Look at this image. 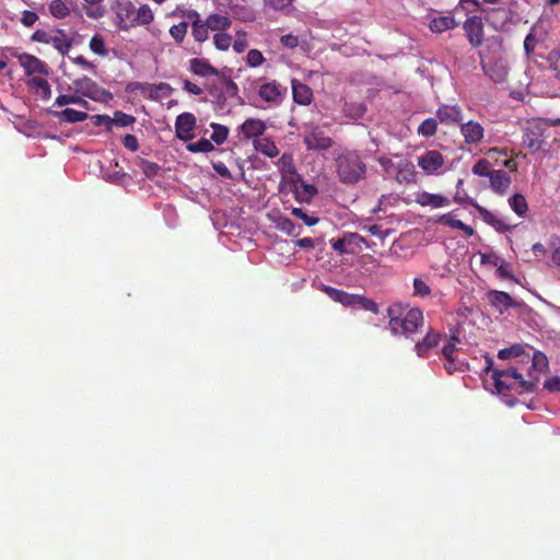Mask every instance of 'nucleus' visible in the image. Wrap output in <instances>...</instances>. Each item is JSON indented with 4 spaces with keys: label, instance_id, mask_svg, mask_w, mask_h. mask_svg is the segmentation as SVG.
Instances as JSON below:
<instances>
[{
    "label": "nucleus",
    "instance_id": "13d9d810",
    "mask_svg": "<svg viewBox=\"0 0 560 560\" xmlns=\"http://www.w3.org/2000/svg\"><path fill=\"white\" fill-rule=\"evenodd\" d=\"M415 178H416V172L412 166L399 168V171L397 173V180L399 183H412V182H415Z\"/></svg>",
    "mask_w": 560,
    "mask_h": 560
},
{
    "label": "nucleus",
    "instance_id": "a18cd8bd",
    "mask_svg": "<svg viewBox=\"0 0 560 560\" xmlns=\"http://www.w3.org/2000/svg\"><path fill=\"white\" fill-rule=\"evenodd\" d=\"M136 122V117L129 114H126L120 110H116L114 113V117H112V127L118 126V127H127L131 126Z\"/></svg>",
    "mask_w": 560,
    "mask_h": 560
},
{
    "label": "nucleus",
    "instance_id": "cd10ccee",
    "mask_svg": "<svg viewBox=\"0 0 560 560\" xmlns=\"http://www.w3.org/2000/svg\"><path fill=\"white\" fill-rule=\"evenodd\" d=\"M456 26L457 23L451 14L433 18L429 24V27L433 33H443L445 31L453 30Z\"/></svg>",
    "mask_w": 560,
    "mask_h": 560
},
{
    "label": "nucleus",
    "instance_id": "338daca9",
    "mask_svg": "<svg viewBox=\"0 0 560 560\" xmlns=\"http://www.w3.org/2000/svg\"><path fill=\"white\" fill-rule=\"evenodd\" d=\"M141 168L147 177H153L158 174L160 166L154 162L142 160Z\"/></svg>",
    "mask_w": 560,
    "mask_h": 560
},
{
    "label": "nucleus",
    "instance_id": "680f3d73",
    "mask_svg": "<svg viewBox=\"0 0 560 560\" xmlns=\"http://www.w3.org/2000/svg\"><path fill=\"white\" fill-rule=\"evenodd\" d=\"M438 222L443 224V225H446V226H450V228H453V229H457L463 225V221L454 218V215L452 214V212L450 213H446V214H442L439 219H438Z\"/></svg>",
    "mask_w": 560,
    "mask_h": 560
},
{
    "label": "nucleus",
    "instance_id": "dca6fc26",
    "mask_svg": "<svg viewBox=\"0 0 560 560\" xmlns=\"http://www.w3.org/2000/svg\"><path fill=\"white\" fill-rule=\"evenodd\" d=\"M266 122L258 118H247L241 126L240 130L245 140L258 139L266 131Z\"/></svg>",
    "mask_w": 560,
    "mask_h": 560
},
{
    "label": "nucleus",
    "instance_id": "1a4fd4ad",
    "mask_svg": "<svg viewBox=\"0 0 560 560\" xmlns=\"http://www.w3.org/2000/svg\"><path fill=\"white\" fill-rule=\"evenodd\" d=\"M487 300L500 314H504L511 307H520L522 305V302L515 301L509 293L498 290H490L487 293Z\"/></svg>",
    "mask_w": 560,
    "mask_h": 560
},
{
    "label": "nucleus",
    "instance_id": "6e6d98bb",
    "mask_svg": "<svg viewBox=\"0 0 560 560\" xmlns=\"http://www.w3.org/2000/svg\"><path fill=\"white\" fill-rule=\"evenodd\" d=\"M438 129V124L434 118H428L418 128V133L424 137H432L435 135Z\"/></svg>",
    "mask_w": 560,
    "mask_h": 560
},
{
    "label": "nucleus",
    "instance_id": "393cba45",
    "mask_svg": "<svg viewBox=\"0 0 560 560\" xmlns=\"http://www.w3.org/2000/svg\"><path fill=\"white\" fill-rule=\"evenodd\" d=\"M485 73L495 83H502L506 80L508 69L501 62L482 65Z\"/></svg>",
    "mask_w": 560,
    "mask_h": 560
},
{
    "label": "nucleus",
    "instance_id": "4c0bfd02",
    "mask_svg": "<svg viewBox=\"0 0 560 560\" xmlns=\"http://www.w3.org/2000/svg\"><path fill=\"white\" fill-rule=\"evenodd\" d=\"M360 238L358 234L355 233H348L346 234L343 237H340V238H337V240H331L330 241V244H331V247L340 253V254H345L347 253V245H351L355 240Z\"/></svg>",
    "mask_w": 560,
    "mask_h": 560
},
{
    "label": "nucleus",
    "instance_id": "b1692460",
    "mask_svg": "<svg viewBox=\"0 0 560 560\" xmlns=\"http://www.w3.org/2000/svg\"><path fill=\"white\" fill-rule=\"evenodd\" d=\"M271 221L278 231L284 233L288 236L296 237L301 233V229L296 228L295 224L284 215H273L271 217Z\"/></svg>",
    "mask_w": 560,
    "mask_h": 560
},
{
    "label": "nucleus",
    "instance_id": "c9c22d12",
    "mask_svg": "<svg viewBox=\"0 0 560 560\" xmlns=\"http://www.w3.org/2000/svg\"><path fill=\"white\" fill-rule=\"evenodd\" d=\"M509 205L518 217H525L528 211L527 201L521 194H514L509 199Z\"/></svg>",
    "mask_w": 560,
    "mask_h": 560
},
{
    "label": "nucleus",
    "instance_id": "c756f323",
    "mask_svg": "<svg viewBox=\"0 0 560 560\" xmlns=\"http://www.w3.org/2000/svg\"><path fill=\"white\" fill-rule=\"evenodd\" d=\"M206 23L210 30L218 32L226 31L232 25L231 19L221 14H210L207 18Z\"/></svg>",
    "mask_w": 560,
    "mask_h": 560
},
{
    "label": "nucleus",
    "instance_id": "4468645a",
    "mask_svg": "<svg viewBox=\"0 0 560 560\" xmlns=\"http://www.w3.org/2000/svg\"><path fill=\"white\" fill-rule=\"evenodd\" d=\"M19 62L24 68L25 73L27 75H32V74H36V73L43 74V75L49 74L48 66L44 61H42L39 58H37L33 55H28V54L21 55L19 57Z\"/></svg>",
    "mask_w": 560,
    "mask_h": 560
},
{
    "label": "nucleus",
    "instance_id": "c85d7f7f",
    "mask_svg": "<svg viewBox=\"0 0 560 560\" xmlns=\"http://www.w3.org/2000/svg\"><path fill=\"white\" fill-rule=\"evenodd\" d=\"M254 148L268 158H276L279 154L276 143L269 138L255 139Z\"/></svg>",
    "mask_w": 560,
    "mask_h": 560
},
{
    "label": "nucleus",
    "instance_id": "2eb2a0df",
    "mask_svg": "<svg viewBox=\"0 0 560 560\" xmlns=\"http://www.w3.org/2000/svg\"><path fill=\"white\" fill-rule=\"evenodd\" d=\"M460 133L467 144H477L483 139L485 129L478 121L469 120L460 124Z\"/></svg>",
    "mask_w": 560,
    "mask_h": 560
},
{
    "label": "nucleus",
    "instance_id": "0eeeda50",
    "mask_svg": "<svg viewBox=\"0 0 560 560\" xmlns=\"http://www.w3.org/2000/svg\"><path fill=\"white\" fill-rule=\"evenodd\" d=\"M135 4L130 0H118L114 8L116 18H117V26L127 31L133 27V19H135Z\"/></svg>",
    "mask_w": 560,
    "mask_h": 560
},
{
    "label": "nucleus",
    "instance_id": "0e129e2a",
    "mask_svg": "<svg viewBox=\"0 0 560 560\" xmlns=\"http://www.w3.org/2000/svg\"><path fill=\"white\" fill-rule=\"evenodd\" d=\"M293 0H264L265 7L275 10L282 11L291 5Z\"/></svg>",
    "mask_w": 560,
    "mask_h": 560
},
{
    "label": "nucleus",
    "instance_id": "79ce46f5",
    "mask_svg": "<svg viewBox=\"0 0 560 560\" xmlns=\"http://www.w3.org/2000/svg\"><path fill=\"white\" fill-rule=\"evenodd\" d=\"M151 88L152 89H150L149 98L154 101L171 95L173 91L172 86L165 82H161L159 84H151Z\"/></svg>",
    "mask_w": 560,
    "mask_h": 560
},
{
    "label": "nucleus",
    "instance_id": "3c124183",
    "mask_svg": "<svg viewBox=\"0 0 560 560\" xmlns=\"http://www.w3.org/2000/svg\"><path fill=\"white\" fill-rule=\"evenodd\" d=\"M188 28V21L180 22L170 28V34L177 44H182Z\"/></svg>",
    "mask_w": 560,
    "mask_h": 560
},
{
    "label": "nucleus",
    "instance_id": "09e8293b",
    "mask_svg": "<svg viewBox=\"0 0 560 560\" xmlns=\"http://www.w3.org/2000/svg\"><path fill=\"white\" fill-rule=\"evenodd\" d=\"M354 305H359L361 308L372 312L373 314L380 313L377 303L375 301H373L372 299H369L364 295L355 294Z\"/></svg>",
    "mask_w": 560,
    "mask_h": 560
},
{
    "label": "nucleus",
    "instance_id": "423d86ee",
    "mask_svg": "<svg viewBox=\"0 0 560 560\" xmlns=\"http://www.w3.org/2000/svg\"><path fill=\"white\" fill-rule=\"evenodd\" d=\"M258 81L255 89H257V93L259 98L267 104L268 107L278 106L281 104L285 89H283L276 80L270 82H264L258 84Z\"/></svg>",
    "mask_w": 560,
    "mask_h": 560
},
{
    "label": "nucleus",
    "instance_id": "052dcab7",
    "mask_svg": "<svg viewBox=\"0 0 560 560\" xmlns=\"http://www.w3.org/2000/svg\"><path fill=\"white\" fill-rule=\"evenodd\" d=\"M495 272H497L498 277L501 279H510L516 283L518 282V280L512 273L510 265L505 261H501V264L498 266Z\"/></svg>",
    "mask_w": 560,
    "mask_h": 560
},
{
    "label": "nucleus",
    "instance_id": "c03bdc74",
    "mask_svg": "<svg viewBox=\"0 0 560 560\" xmlns=\"http://www.w3.org/2000/svg\"><path fill=\"white\" fill-rule=\"evenodd\" d=\"M186 149L191 153H208L211 152L214 148L210 140L201 138L197 142L188 143Z\"/></svg>",
    "mask_w": 560,
    "mask_h": 560
},
{
    "label": "nucleus",
    "instance_id": "39448f33",
    "mask_svg": "<svg viewBox=\"0 0 560 560\" xmlns=\"http://www.w3.org/2000/svg\"><path fill=\"white\" fill-rule=\"evenodd\" d=\"M303 142L308 151H326L335 143L322 127L315 125L308 127L303 136Z\"/></svg>",
    "mask_w": 560,
    "mask_h": 560
},
{
    "label": "nucleus",
    "instance_id": "864d4df0",
    "mask_svg": "<svg viewBox=\"0 0 560 560\" xmlns=\"http://www.w3.org/2000/svg\"><path fill=\"white\" fill-rule=\"evenodd\" d=\"M223 32L224 31L214 34L213 44L217 49L225 51L232 44V36Z\"/></svg>",
    "mask_w": 560,
    "mask_h": 560
},
{
    "label": "nucleus",
    "instance_id": "a211bd4d",
    "mask_svg": "<svg viewBox=\"0 0 560 560\" xmlns=\"http://www.w3.org/2000/svg\"><path fill=\"white\" fill-rule=\"evenodd\" d=\"M545 141L542 139V130L538 126L528 127L523 133V144L533 152L539 151Z\"/></svg>",
    "mask_w": 560,
    "mask_h": 560
},
{
    "label": "nucleus",
    "instance_id": "f03ea898",
    "mask_svg": "<svg viewBox=\"0 0 560 560\" xmlns=\"http://www.w3.org/2000/svg\"><path fill=\"white\" fill-rule=\"evenodd\" d=\"M491 377L497 393L501 395L508 392H514L518 395L534 393L539 382V377L534 376L532 372H529V380H525L518 369L513 366L493 370Z\"/></svg>",
    "mask_w": 560,
    "mask_h": 560
},
{
    "label": "nucleus",
    "instance_id": "49530a36",
    "mask_svg": "<svg viewBox=\"0 0 560 560\" xmlns=\"http://www.w3.org/2000/svg\"><path fill=\"white\" fill-rule=\"evenodd\" d=\"M548 368V359L547 357L540 352L536 351L532 357V373H537L546 370ZM536 376L535 374H533Z\"/></svg>",
    "mask_w": 560,
    "mask_h": 560
},
{
    "label": "nucleus",
    "instance_id": "412c9836",
    "mask_svg": "<svg viewBox=\"0 0 560 560\" xmlns=\"http://www.w3.org/2000/svg\"><path fill=\"white\" fill-rule=\"evenodd\" d=\"M436 116L442 124H459L463 119L462 108L458 105H442L436 110Z\"/></svg>",
    "mask_w": 560,
    "mask_h": 560
},
{
    "label": "nucleus",
    "instance_id": "6ab92c4d",
    "mask_svg": "<svg viewBox=\"0 0 560 560\" xmlns=\"http://www.w3.org/2000/svg\"><path fill=\"white\" fill-rule=\"evenodd\" d=\"M189 71L198 77L207 78L220 75L221 71L214 68L208 59L192 58L189 60Z\"/></svg>",
    "mask_w": 560,
    "mask_h": 560
},
{
    "label": "nucleus",
    "instance_id": "69168bd1",
    "mask_svg": "<svg viewBox=\"0 0 560 560\" xmlns=\"http://www.w3.org/2000/svg\"><path fill=\"white\" fill-rule=\"evenodd\" d=\"M549 61H550L551 68L556 71L557 78L560 79V47L555 48L549 54Z\"/></svg>",
    "mask_w": 560,
    "mask_h": 560
},
{
    "label": "nucleus",
    "instance_id": "4d7b16f0",
    "mask_svg": "<svg viewBox=\"0 0 560 560\" xmlns=\"http://www.w3.org/2000/svg\"><path fill=\"white\" fill-rule=\"evenodd\" d=\"M246 62L249 67L256 68L265 62L262 52L258 49H250L246 56Z\"/></svg>",
    "mask_w": 560,
    "mask_h": 560
},
{
    "label": "nucleus",
    "instance_id": "e433bc0d",
    "mask_svg": "<svg viewBox=\"0 0 560 560\" xmlns=\"http://www.w3.org/2000/svg\"><path fill=\"white\" fill-rule=\"evenodd\" d=\"M209 94L213 97L215 105L220 109H224L226 106V101L229 95L225 94V92L220 88V85L217 84H208L206 86Z\"/></svg>",
    "mask_w": 560,
    "mask_h": 560
},
{
    "label": "nucleus",
    "instance_id": "8fccbe9b",
    "mask_svg": "<svg viewBox=\"0 0 560 560\" xmlns=\"http://www.w3.org/2000/svg\"><path fill=\"white\" fill-rule=\"evenodd\" d=\"M524 354V347L522 345H513L509 348L501 349L498 353V358L502 360H508L511 358H518Z\"/></svg>",
    "mask_w": 560,
    "mask_h": 560
},
{
    "label": "nucleus",
    "instance_id": "bf43d9fd",
    "mask_svg": "<svg viewBox=\"0 0 560 560\" xmlns=\"http://www.w3.org/2000/svg\"><path fill=\"white\" fill-rule=\"evenodd\" d=\"M90 118L94 126H97V127L104 126L106 131H112V117H109L108 115L97 114V115L91 116Z\"/></svg>",
    "mask_w": 560,
    "mask_h": 560
},
{
    "label": "nucleus",
    "instance_id": "72a5a7b5",
    "mask_svg": "<svg viewBox=\"0 0 560 560\" xmlns=\"http://www.w3.org/2000/svg\"><path fill=\"white\" fill-rule=\"evenodd\" d=\"M154 19V14L148 4H142L135 9L133 27L138 25H148Z\"/></svg>",
    "mask_w": 560,
    "mask_h": 560
},
{
    "label": "nucleus",
    "instance_id": "bb28decb",
    "mask_svg": "<svg viewBox=\"0 0 560 560\" xmlns=\"http://www.w3.org/2000/svg\"><path fill=\"white\" fill-rule=\"evenodd\" d=\"M324 291L327 295L335 302H338L345 306H353L355 294H350L346 291L332 288V287H324Z\"/></svg>",
    "mask_w": 560,
    "mask_h": 560
},
{
    "label": "nucleus",
    "instance_id": "f8f14e48",
    "mask_svg": "<svg viewBox=\"0 0 560 560\" xmlns=\"http://www.w3.org/2000/svg\"><path fill=\"white\" fill-rule=\"evenodd\" d=\"M73 85L78 93L94 101H98L101 96L106 93L105 90L101 89L97 83L89 77L74 80Z\"/></svg>",
    "mask_w": 560,
    "mask_h": 560
},
{
    "label": "nucleus",
    "instance_id": "37998d69",
    "mask_svg": "<svg viewBox=\"0 0 560 560\" xmlns=\"http://www.w3.org/2000/svg\"><path fill=\"white\" fill-rule=\"evenodd\" d=\"M474 175L480 177H490L493 172L491 163L487 159H480L471 168Z\"/></svg>",
    "mask_w": 560,
    "mask_h": 560
},
{
    "label": "nucleus",
    "instance_id": "9d476101",
    "mask_svg": "<svg viewBox=\"0 0 560 560\" xmlns=\"http://www.w3.org/2000/svg\"><path fill=\"white\" fill-rule=\"evenodd\" d=\"M196 117L191 113L179 114L175 120L176 137L184 142L191 140L195 137L192 131L196 127Z\"/></svg>",
    "mask_w": 560,
    "mask_h": 560
},
{
    "label": "nucleus",
    "instance_id": "2f4dec72",
    "mask_svg": "<svg viewBox=\"0 0 560 560\" xmlns=\"http://www.w3.org/2000/svg\"><path fill=\"white\" fill-rule=\"evenodd\" d=\"M366 106L361 102H345L342 113L346 117L358 120L363 117Z\"/></svg>",
    "mask_w": 560,
    "mask_h": 560
},
{
    "label": "nucleus",
    "instance_id": "6e6552de",
    "mask_svg": "<svg viewBox=\"0 0 560 560\" xmlns=\"http://www.w3.org/2000/svg\"><path fill=\"white\" fill-rule=\"evenodd\" d=\"M466 37L472 47H479L483 43V22L480 16L468 18L463 25Z\"/></svg>",
    "mask_w": 560,
    "mask_h": 560
},
{
    "label": "nucleus",
    "instance_id": "ea45409f",
    "mask_svg": "<svg viewBox=\"0 0 560 560\" xmlns=\"http://www.w3.org/2000/svg\"><path fill=\"white\" fill-rule=\"evenodd\" d=\"M210 127L212 129V135H211V140L210 141H213L215 144H222L226 139H228V136H229V128L224 125H221V124H218V122H211L210 124Z\"/></svg>",
    "mask_w": 560,
    "mask_h": 560
},
{
    "label": "nucleus",
    "instance_id": "58836bf2",
    "mask_svg": "<svg viewBox=\"0 0 560 560\" xmlns=\"http://www.w3.org/2000/svg\"><path fill=\"white\" fill-rule=\"evenodd\" d=\"M217 77L220 78V88L230 98L238 96V86L230 77H226L223 71Z\"/></svg>",
    "mask_w": 560,
    "mask_h": 560
},
{
    "label": "nucleus",
    "instance_id": "de8ad7c7",
    "mask_svg": "<svg viewBox=\"0 0 560 560\" xmlns=\"http://www.w3.org/2000/svg\"><path fill=\"white\" fill-rule=\"evenodd\" d=\"M412 287H413V292H412L413 296L424 299L431 294L430 285L421 278H415L413 282H412Z\"/></svg>",
    "mask_w": 560,
    "mask_h": 560
},
{
    "label": "nucleus",
    "instance_id": "ddd939ff",
    "mask_svg": "<svg viewBox=\"0 0 560 560\" xmlns=\"http://www.w3.org/2000/svg\"><path fill=\"white\" fill-rule=\"evenodd\" d=\"M184 16L191 22V33L196 42L203 43L208 39L209 27L206 22L200 20V15L195 10H189L184 13Z\"/></svg>",
    "mask_w": 560,
    "mask_h": 560
},
{
    "label": "nucleus",
    "instance_id": "5fc2aeb1",
    "mask_svg": "<svg viewBox=\"0 0 560 560\" xmlns=\"http://www.w3.org/2000/svg\"><path fill=\"white\" fill-rule=\"evenodd\" d=\"M291 213L292 215H294L295 218L302 220L304 222L305 225L307 226H314L318 223L319 219L317 217H314V215H310L308 213H306L303 209L301 208H292L291 209Z\"/></svg>",
    "mask_w": 560,
    "mask_h": 560
},
{
    "label": "nucleus",
    "instance_id": "f3484780",
    "mask_svg": "<svg viewBox=\"0 0 560 560\" xmlns=\"http://www.w3.org/2000/svg\"><path fill=\"white\" fill-rule=\"evenodd\" d=\"M489 180L491 189L500 196H504L508 192L512 183L511 177L503 170L493 171Z\"/></svg>",
    "mask_w": 560,
    "mask_h": 560
},
{
    "label": "nucleus",
    "instance_id": "7c9ffc66",
    "mask_svg": "<svg viewBox=\"0 0 560 560\" xmlns=\"http://www.w3.org/2000/svg\"><path fill=\"white\" fill-rule=\"evenodd\" d=\"M27 85L35 89L36 93L39 94L43 100L50 98L51 88L47 80L40 77H33L27 81Z\"/></svg>",
    "mask_w": 560,
    "mask_h": 560
},
{
    "label": "nucleus",
    "instance_id": "473e14b6",
    "mask_svg": "<svg viewBox=\"0 0 560 560\" xmlns=\"http://www.w3.org/2000/svg\"><path fill=\"white\" fill-rule=\"evenodd\" d=\"M55 116L61 121L70 124L81 122L89 118V115L85 112H79L73 108H66L61 112H57L55 113Z\"/></svg>",
    "mask_w": 560,
    "mask_h": 560
},
{
    "label": "nucleus",
    "instance_id": "7ed1b4c3",
    "mask_svg": "<svg viewBox=\"0 0 560 560\" xmlns=\"http://www.w3.org/2000/svg\"><path fill=\"white\" fill-rule=\"evenodd\" d=\"M336 172L341 183L357 184L365 177L366 165L358 151L346 150L335 159Z\"/></svg>",
    "mask_w": 560,
    "mask_h": 560
},
{
    "label": "nucleus",
    "instance_id": "a19ab883",
    "mask_svg": "<svg viewBox=\"0 0 560 560\" xmlns=\"http://www.w3.org/2000/svg\"><path fill=\"white\" fill-rule=\"evenodd\" d=\"M49 12L56 19H63L70 13V9L63 0H52L49 3Z\"/></svg>",
    "mask_w": 560,
    "mask_h": 560
},
{
    "label": "nucleus",
    "instance_id": "a878e982",
    "mask_svg": "<svg viewBox=\"0 0 560 560\" xmlns=\"http://www.w3.org/2000/svg\"><path fill=\"white\" fill-rule=\"evenodd\" d=\"M417 202L421 206H431L433 208H442L450 205V200L446 197L427 191L417 197Z\"/></svg>",
    "mask_w": 560,
    "mask_h": 560
},
{
    "label": "nucleus",
    "instance_id": "e2e57ef3",
    "mask_svg": "<svg viewBox=\"0 0 560 560\" xmlns=\"http://www.w3.org/2000/svg\"><path fill=\"white\" fill-rule=\"evenodd\" d=\"M458 339L456 337H452L446 345H444L443 349H442V354L444 355V358L450 362V363H454V358H453V354L455 352V342L457 341Z\"/></svg>",
    "mask_w": 560,
    "mask_h": 560
},
{
    "label": "nucleus",
    "instance_id": "603ef678",
    "mask_svg": "<svg viewBox=\"0 0 560 560\" xmlns=\"http://www.w3.org/2000/svg\"><path fill=\"white\" fill-rule=\"evenodd\" d=\"M89 47L90 49L98 55V56H106L107 55V49L105 47V42H104V38L103 36H101L100 34H96L94 35L91 39H90V44H89Z\"/></svg>",
    "mask_w": 560,
    "mask_h": 560
},
{
    "label": "nucleus",
    "instance_id": "5701e85b",
    "mask_svg": "<svg viewBox=\"0 0 560 560\" xmlns=\"http://www.w3.org/2000/svg\"><path fill=\"white\" fill-rule=\"evenodd\" d=\"M478 212L480 213L482 220L491 225L497 232L505 233L510 232L514 225L509 224L504 219L499 218L493 212L487 210L486 208L478 207Z\"/></svg>",
    "mask_w": 560,
    "mask_h": 560
},
{
    "label": "nucleus",
    "instance_id": "20e7f679",
    "mask_svg": "<svg viewBox=\"0 0 560 560\" xmlns=\"http://www.w3.org/2000/svg\"><path fill=\"white\" fill-rule=\"evenodd\" d=\"M31 40L42 44H50L62 56L67 55L73 46V38L62 28L51 31L36 30Z\"/></svg>",
    "mask_w": 560,
    "mask_h": 560
},
{
    "label": "nucleus",
    "instance_id": "aec40b11",
    "mask_svg": "<svg viewBox=\"0 0 560 560\" xmlns=\"http://www.w3.org/2000/svg\"><path fill=\"white\" fill-rule=\"evenodd\" d=\"M441 340V334L434 329H429L421 341L415 345V351L419 357H427L429 350L435 348Z\"/></svg>",
    "mask_w": 560,
    "mask_h": 560
},
{
    "label": "nucleus",
    "instance_id": "f257e3e1",
    "mask_svg": "<svg viewBox=\"0 0 560 560\" xmlns=\"http://www.w3.org/2000/svg\"><path fill=\"white\" fill-rule=\"evenodd\" d=\"M388 329L395 336L410 338L424 324V316L419 307L409 308L408 304L394 302L387 307Z\"/></svg>",
    "mask_w": 560,
    "mask_h": 560
},
{
    "label": "nucleus",
    "instance_id": "774afa93",
    "mask_svg": "<svg viewBox=\"0 0 560 560\" xmlns=\"http://www.w3.org/2000/svg\"><path fill=\"white\" fill-rule=\"evenodd\" d=\"M37 20H38V15L34 11L24 10L22 12L21 23L24 26L31 27L37 22Z\"/></svg>",
    "mask_w": 560,
    "mask_h": 560
},
{
    "label": "nucleus",
    "instance_id": "4be33fe9",
    "mask_svg": "<svg viewBox=\"0 0 560 560\" xmlns=\"http://www.w3.org/2000/svg\"><path fill=\"white\" fill-rule=\"evenodd\" d=\"M293 101L300 105H310L313 101L312 89L296 79L291 81Z\"/></svg>",
    "mask_w": 560,
    "mask_h": 560
},
{
    "label": "nucleus",
    "instance_id": "f704fd0d",
    "mask_svg": "<svg viewBox=\"0 0 560 560\" xmlns=\"http://www.w3.org/2000/svg\"><path fill=\"white\" fill-rule=\"evenodd\" d=\"M56 104L60 107L66 106L68 104H75L85 109L90 108L89 102L85 101L83 97L79 96L78 94H60L56 98Z\"/></svg>",
    "mask_w": 560,
    "mask_h": 560
},
{
    "label": "nucleus",
    "instance_id": "9b49d317",
    "mask_svg": "<svg viewBox=\"0 0 560 560\" xmlns=\"http://www.w3.org/2000/svg\"><path fill=\"white\" fill-rule=\"evenodd\" d=\"M418 166L428 175L438 173L444 166L445 159L443 154L436 150L427 151L418 156Z\"/></svg>",
    "mask_w": 560,
    "mask_h": 560
}]
</instances>
